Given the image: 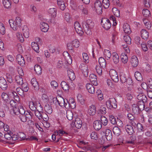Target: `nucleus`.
Segmentation results:
<instances>
[{
	"mask_svg": "<svg viewBox=\"0 0 152 152\" xmlns=\"http://www.w3.org/2000/svg\"><path fill=\"white\" fill-rule=\"evenodd\" d=\"M94 24L92 20L88 19L82 23V26L85 32L87 34H91V30L94 27Z\"/></svg>",
	"mask_w": 152,
	"mask_h": 152,
	"instance_id": "nucleus-1",
	"label": "nucleus"
},
{
	"mask_svg": "<svg viewBox=\"0 0 152 152\" xmlns=\"http://www.w3.org/2000/svg\"><path fill=\"white\" fill-rule=\"evenodd\" d=\"M21 19L18 17L16 18L15 21H13L12 20H9V23L11 28H12L14 30H17V27H21Z\"/></svg>",
	"mask_w": 152,
	"mask_h": 152,
	"instance_id": "nucleus-2",
	"label": "nucleus"
},
{
	"mask_svg": "<svg viewBox=\"0 0 152 152\" xmlns=\"http://www.w3.org/2000/svg\"><path fill=\"white\" fill-rule=\"evenodd\" d=\"M106 104L107 107L110 109L112 108H116L117 107L116 101L114 98H110L106 102Z\"/></svg>",
	"mask_w": 152,
	"mask_h": 152,
	"instance_id": "nucleus-3",
	"label": "nucleus"
},
{
	"mask_svg": "<svg viewBox=\"0 0 152 152\" xmlns=\"http://www.w3.org/2000/svg\"><path fill=\"white\" fill-rule=\"evenodd\" d=\"M101 24L104 28L108 30L111 27V24L110 20L107 18H102L101 20Z\"/></svg>",
	"mask_w": 152,
	"mask_h": 152,
	"instance_id": "nucleus-4",
	"label": "nucleus"
},
{
	"mask_svg": "<svg viewBox=\"0 0 152 152\" xmlns=\"http://www.w3.org/2000/svg\"><path fill=\"white\" fill-rule=\"evenodd\" d=\"M72 127L74 126L77 129H80L82 126V121L81 119L79 118H76L74 122H72L71 124Z\"/></svg>",
	"mask_w": 152,
	"mask_h": 152,
	"instance_id": "nucleus-5",
	"label": "nucleus"
},
{
	"mask_svg": "<svg viewBox=\"0 0 152 152\" xmlns=\"http://www.w3.org/2000/svg\"><path fill=\"white\" fill-rule=\"evenodd\" d=\"M110 75L111 79L114 82L117 83L119 81L118 75L115 70H112L110 71Z\"/></svg>",
	"mask_w": 152,
	"mask_h": 152,
	"instance_id": "nucleus-6",
	"label": "nucleus"
},
{
	"mask_svg": "<svg viewBox=\"0 0 152 152\" xmlns=\"http://www.w3.org/2000/svg\"><path fill=\"white\" fill-rule=\"evenodd\" d=\"M74 27L76 32L80 35L83 33V31L80 23L77 22H75L74 23Z\"/></svg>",
	"mask_w": 152,
	"mask_h": 152,
	"instance_id": "nucleus-7",
	"label": "nucleus"
},
{
	"mask_svg": "<svg viewBox=\"0 0 152 152\" xmlns=\"http://www.w3.org/2000/svg\"><path fill=\"white\" fill-rule=\"evenodd\" d=\"M0 87L3 90H6L8 87L6 80L3 77H0Z\"/></svg>",
	"mask_w": 152,
	"mask_h": 152,
	"instance_id": "nucleus-8",
	"label": "nucleus"
},
{
	"mask_svg": "<svg viewBox=\"0 0 152 152\" xmlns=\"http://www.w3.org/2000/svg\"><path fill=\"white\" fill-rule=\"evenodd\" d=\"M89 79L91 83L94 85L96 86L98 84L96 76L94 74H91L89 76Z\"/></svg>",
	"mask_w": 152,
	"mask_h": 152,
	"instance_id": "nucleus-9",
	"label": "nucleus"
},
{
	"mask_svg": "<svg viewBox=\"0 0 152 152\" xmlns=\"http://www.w3.org/2000/svg\"><path fill=\"white\" fill-rule=\"evenodd\" d=\"M40 27L42 31L44 32H47L49 29V26L47 23L44 22H41Z\"/></svg>",
	"mask_w": 152,
	"mask_h": 152,
	"instance_id": "nucleus-10",
	"label": "nucleus"
},
{
	"mask_svg": "<svg viewBox=\"0 0 152 152\" xmlns=\"http://www.w3.org/2000/svg\"><path fill=\"white\" fill-rule=\"evenodd\" d=\"M16 59L18 63L21 66H23L25 65V61L24 58L21 55H17Z\"/></svg>",
	"mask_w": 152,
	"mask_h": 152,
	"instance_id": "nucleus-11",
	"label": "nucleus"
},
{
	"mask_svg": "<svg viewBox=\"0 0 152 152\" xmlns=\"http://www.w3.org/2000/svg\"><path fill=\"white\" fill-rule=\"evenodd\" d=\"M93 126L96 130H99L102 127V124L101 121L98 120L95 121L94 122Z\"/></svg>",
	"mask_w": 152,
	"mask_h": 152,
	"instance_id": "nucleus-12",
	"label": "nucleus"
},
{
	"mask_svg": "<svg viewBox=\"0 0 152 152\" xmlns=\"http://www.w3.org/2000/svg\"><path fill=\"white\" fill-rule=\"evenodd\" d=\"M137 99L145 103L147 102V98L146 96L143 93L139 94L137 96Z\"/></svg>",
	"mask_w": 152,
	"mask_h": 152,
	"instance_id": "nucleus-13",
	"label": "nucleus"
},
{
	"mask_svg": "<svg viewBox=\"0 0 152 152\" xmlns=\"http://www.w3.org/2000/svg\"><path fill=\"white\" fill-rule=\"evenodd\" d=\"M131 63L134 67H136L138 64V61L137 58L135 56H133L131 59Z\"/></svg>",
	"mask_w": 152,
	"mask_h": 152,
	"instance_id": "nucleus-14",
	"label": "nucleus"
},
{
	"mask_svg": "<svg viewBox=\"0 0 152 152\" xmlns=\"http://www.w3.org/2000/svg\"><path fill=\"white\" fill-rule=\"evenodd\" d=\"M125 128L127 132L129 135H132L134 132L133 128L131 125H126Z\"/></svg>",
	"mask_w": 152,
	"mask_h": 152,
	"instance_id": "nucleus-15",
	"label": "nucleus"
},
{
	"mask_svg": "<svg viewBox=\"0 0 152 152\" xmlns=\"http://www.w3.org/2000/svg\"><path fill=\"white\" fill-rule=\"evenodd\" d=\"M86 87L89 93L94 94L95 92V88L90 83H87Z\"/></svg>",
	"mask_w": 152,
	"mask_h": 152,
	"instance_id": "nucleus-16",
	"label": "nucleus"
},
{
	"mask_svg": "<svg viewBox=\"0 0 152 152\" xmlns=\"http://www.w3.org/2000/svg\"><path fill=\"white\" fill-rule=\"evenodd\" d=\"M105 136L107 140H111L113 137L111 131L109 129H106L105 131Z\"/></svg>",
	"mask_w": 152,
	"mask_h": 152,
	"instance_id": "nucleus-17",
	"label": "nucleus"
},
{
	"mask_svg": "<svg viewBox=\"0 0 152 152\" xmlns=\"http://www.w3.org/2000/svg\"><path fill=\"white\" fill-rule=\"evenodd\" d=\"M112 59L113 62L115 64H117L119 62V56L116 52H114L112 53Z\"/></svg>",
	"mask_w": 152,
	"mask_h": 152,
	"instance_id": "nucleus-18",
	"label": "nucleus"
},
{
	"mask_svg": "<svg viewBox=\"0 0 152 152\" xmlns=\"http://www.w3.org/2000/svg\"><path fill=\"white\" fill-rule=\"evenodd\" d=\"M132 110L133 112L135 114H138L139 113L140 110L138 105L137 104H133L132 106Z\"/></svg>",
	"mask_w": 152,
	"mask_h": 152,
	"instance_id": "nucleus-19",
	"label": "nucleus"
},
{
	"mask_svg": "<svg viewBox=\"0 0 152 152\" xmlns=\"http://www.w3.org/2000/svg\"><path fill=\"white\" fill-rule=\"evenodd\" d=\"M99 63L100 66L102 68L105 67L106 62L105 59L102 57H100L99 59Z\"/></svg>",
	"mask_w": 152,
	"mask_h": 152,
	"instance_id": "nucleus-20",
	"label": "nucleus"
},
{
	"mask_svg": "<svg viewBox=\"0 0 152 152\" xmlns=\"http://www.w3.org/2000/svg\"><path fill=\"white\" fill-rule=\"evenodd\" d=\"M148 33L145 29H142L141 31V35L142 38L145 39H147L148 37Z\"/></svg>",
	"mask_w": 152,
	"mask_h": 152,
	"instance_id": "nucleus-21",
	"label": "nucleus"
},
{
	"mask_svg": "<svg viewBox=\"0 0 152 152\" xmlns=\"http://www.w3.org/2000/svg\"><path fill=\"white\" fill-rule=\"evenodd\" d=\"M123 28L124 32L127 34H129L131 32L130 26L128 23H125L123 25Z\"/></svg>",
	"mask_w": 152,
	"mask_h": 152,
	"instance_id": "nucleus-22",
	"label": "nucleus"
},
{
	"mask_svg": "<svg viewBox=\"0 0 152 152\" xmlns=\"http://www.w3.org/2000/svg\"><path fill=\"white\" fill-rule=\"evenodd\" d=\"M68 76L71 80H75V76L72 70H69L67 71Z\"/></svg>",
	"mask_w": 152,
	"mask_h": 152,
	"instance_id": "nucleus-23",
	"label": "nucleus"
},
{
	"mask_svg": "<svg viewBox=\"0 0 152 152\" xmlns=\"http://www.w3.org/2000/svg\"><path fill=\"white\" fill-rule=\"evenodd\" d=\"M2 3L4 7L6 8H10L11 7L10 0H2Z\"/></svg>",
	"mask_w": 152,
	"mask_h": 152,
	"instance_id": "nucleus-24",
	"label": "nucleus"
},
{
	"mask_svg": "<svg viewBox=\"0 0 152 152\" xmlns=\"http://www.w3.org/2000/svg\"><path fill=\"white\" fill-rule=\"evenodd\" d=\"M31 83L35 90H39V84L35 79H32L31 80Z\"/></svg>",
	"mask_w": 152,
	"mask_h": 152,
	"instance_id": "nucleus-25",
	"label": "nucleus"
},
{
	"mask_svg": "<svg viewBox=\"0 0 152 152\" xmlns=\"http://www.w3.org/2000/svg\"><path fill=\"white\" fill-rule=\"evenodd\" d=\"M58 104L61 107H68L67 103H66L65 99L62 97H59Z\"/></svg>",
	"mask_w": 152,
	"mask_h": 152,
	"instance_id": "nucleus-26",
	"label": "nucleus"
},
{
	"mask_svg": "<svg viewBox=\"0 0 152 152\" xmlns=\"http://www.w3.org/2000/svg\"><path fill=\"white\" fill-rule=\"evenodd\" d=\"M96 107L94 105H92L90 106L88 112L90 115H93L96 113Z\"/></svg>",
	"mask_w": 152,
	"mask_h": 152,
	"instance_id": "nucleus-27",
	"label": "nucleus"
},
{
	"mask_svg": "<svg viewBox=\"0 0 152 152\" xmlns=\"http://www.w3.org/2000/svg\"><path fill=\"white\" fill-rule=\"evenodd\" d=\"M34 70L37 74L40 75L42 72V69L39 65H35L34 66Z\"/></svg>",
	"mask_w": 152,
	"mask_h": 152,
	"instance_id": "nucleus-28",
	"label": "nucleus"
},
{
	"mask_svg": "<svg viewBox=\"0 0 152 152\" xmlns=\"http://www.w3.org/2000/svg\"><path fill=\"white\" fill-rule=\"evenodd\" d=\"M113 131L114 134L117 136L120 135L121 133V129L117 126L114 127L113 128Z\"/></svg>",
	"mask_w": 152,
	"mask_h": 152,
	"instance_id": "nucleus-29",
	"label": "nucleus"
},
{
	"mask_svg": "<svg viewBox=\"0 0 152 152\" xmlns=\"http://www.w3.org/2000/svg\"><path fill=\"white\" fill-rule=\"evenodd\" d=\"M61 88L65 91H68L69 89L68 85L65 81H62L61 83Z\"/></svg>",
	"mask_w": 152,
	"mask_h": 152,
	"instance_id": "nucleus-30",
	"label": "nucleus"
},
{
	"mask_svg": "<svg viewBox=\"0 0 152 152\" xmlns=\"http://www.w3.org/2000/svg\"><path fill=\"white\" fill-rule=\"evenodd\" d=\"M32 49L37 53H39V47L38 44L35 42H32L31 44Z\"/></svg>",
	"mask_w": 152,
	"mask_h": 152,
	"instance_id": "nucleus-31",
	"label": "nucleus"
},
{
	"mask_svg": "<svg viewBox=\"0 0 152 152\" xmlns=\"http://www.w3.org/2000/svg\"><path fill=\"white\" fill-rule=\"evenodd\" d=\"M48 12L53 17H55L56 15V10L55 8H50L48 10Z\"/></svg>",
	"mask_w": 152,
	"mask_h": 152,
	"instance_id": "nucleus-32",
	"label": "nucleus"
},
{
	"mask_svg": "<svg viewBox=\"0 0 152 152\" xmlns=\"http://www.w3.org/2000/svg\"><path fill=\"white\" fill-rule=\"evenodd\" d=\"M134 77L138 81H141L142 80V77L141 73L139 72H135Z\"/></svg>",
	"mask_w": 152,
	"mask_h": 152,
	"instance_id": "nucleus-33",
	"label": "nucleus"
},
{
	"mask_svg": "<svg viewBox=\"0 0 152 152\" xmlns=\"http://www.w3.org/2000/svg\"><path fill=\"white\" fill-rule=\"evenodd\" d=\"M1 97L6 103L8 102L9 100V97L8 95L5 93H2L1 94Z\"/></svg>",
	"mask_w": 152,
	"mask_h": 152,
	"instance_id": "nucleus-34",
	"label": "nucleus"
},
{
	"mask_svg": "<svg viewBox=\"0 0 152 152\" xmlns=\"http://www.w3.org/2000/svg\"><path fill=\"white\" fill-rule=\"evenodd\" d=\"M44 109L45 112L48 114H51L52 112V107L49 104L45 105L44 107Z\"/></svg>",
	"mask_w": 152,
	"mask_h": 152,
	"instance_id": "nucleus-35",
	"label": "nucleus"
},
{
	"mask_svg": "<svg viewBox=\"0 0 152 152\" xmlns=\"http://www.w3.org/2000/svg\"><path fill=\"white\" fill-rule=\"evenodd\" d=\"M142 14L145 17L147 18L151 15L150 12L147 9H143L142 11Z\"/></svg>",
	"mask_w": 152,
	"mask_h": 152,
	"instance_id": "nucleus-36",
	"label": "nucleus"
},
{
	"mask_svg": "<svg viewBox=\"0 0 152 152\" xmlns=\"http://www.w3.org/2000/svg\"><path fill=\"white\" fill-rule=\"evenodd\" d=\"M15 81L18 84L21 85L23 83V78L20 76H18L15 77Z\"/></svg>",
	"mask_w": 152,
	"mask_h": 152,
	"instance_id": "nucleus-37",
	"label": "nucleus"
},
{
	"mask_svg": "<svg viewBox=\"0 0 152 152\" xmlns=\"http://www.w3.org/2000/svg\"><path fill=\"white\" fill-rule=\"evenodd\" d=\"M100 120L102 124L105 126L107 125L108 123V120L105 116H102L100 118Z\"/></svg>",
	"mask_w": 152,
	"mask_h": 152,
	"instance_id": "nucleus-38",
	"label": "nucleus"
},
{
	"mask_svg": "<svg viewBox=\"0 0 152 152\" xmlns=\"http://www.w3.org/2000/svg\"><path fill=\"white\" fill-rule=\"evenodd\" d=\"M71 44L72 46L75 48H78L80 46V42L78 40L76 39L73 40L71 42Z\"/></svg>",
	"mask_w": 152,
	"mask_h": 152,
	"instance_id": "nucleus-39",
	"label": "nucleus"
},
{
	"mask_svg": "<svg viewBox=\"0 0 152 152\" xmlns=\"http://www.w3.org/2000/svg\"><path fill=\"white\" fill-rule=\"evenodd\" d=\"M79 68L82 72L86 71L88 69L87 65L85 64H81L79 66Z\"/></svg>",
	"mask_w": 152,
	"mask_h": 152,
	"instance_id": "nucleus-40",
	"label": "nucleus"
},
{
	"mask_svg": "<svg viewBox=\"0 0 152 152\" xmlns=\"http://www.w3.org/2000/svg\"><path fill=\"white\" fill-rule=\"evenodd\" d=\"M144 103L141 101L138 102L137 104L138 105V108H139L140 111H142L144 109L145 107Z\"/></svg>",
	"mask_w": 152,
	"mask_h": 152,
	"instance_id": "nucleus-41",
	"label": "nucleus"
},
{
	"mask_svg": "<svg viewBox=\"0 0 152 152\" xmlns=\"http://www.w3.org/2000/svg\"><path fill=\"white\" fill-rule=\"evenodd\" d=\"M66 102L68 103V105L67 106L70 107H71L72 109H74L75 108L76 106V103L74 101V100L73 99H72V101H71V102L70 103L69 102H68L67 100H66Z\"/></svg>",
	"mask_w": 152,
	"mask_h": 152,
	"instance_id": "nucleus-42",
	"label": "nucleus"
},
{
	"mask_svg": "<svg viewBox=\"0 0 152 152\" xmlns=\"http://www.w3.org/2000/svg\"><path fill=\"white\" fill-rule=\"evenodd\" d=\"M66 117L68 119L69 121L71 120L73 117V113L69 110L67 111L66 113Z\"/></svg>",
	"mask_w": 152,
	"mask_h": 152,
	"instance_id": "nucleus-43",
	"label": "nucleus"
},
{
	"mask_svg": "<svg viewBox=\"0 0 152 152\" xmlns=\"http://www.w3.org/2000/svg\"><path fill=\"white\" fill-rule=\"evenodd\" d=\"M24 30H25L26 32H23V36L26 38H28L29 37V29L26 26H24Z\"/></svg>",
	"mask_w": 152,
	"mask_h": 152,
	"instance_id": "nucleus-44",
	"label": "nucleus"
},
{
	"mask_svg": "<svg viewBox=\"0 0 152 152\" xmlns=\"http://www.w3.org/2000/svg\"><path fill=\"white\" fill-rule=\"evenodd\" d=\"M137 126H138V129L140 132H144L146 129L145 126H143L140 123H138V124H137Z\"/></svg>",
	"mask_w": 152,
	"mask_h": 152,
	"instance_id": "nucleus-45",
	"label": "nucleus"
},
{
	"mask_svg": "<svg viewBox=\"0 0 152 152\" xmlns=\"http://www.w3.org/2000/svg\"><path fill=\"white\" fill-rule=\"evenodd\" d=\"M124 39L126 42L128 44L131 43V39L130 37L128 35L124 36Z\"/></svg>",
	"mask_w": 152,
	"mask_h": 152,
	"instance_id": "nucleus-46",
	"label": "nucleus"
},
{
	"mask_svg": "<svg viewBox=\"0 0 152 152\" xmlns=\"http://www.w3.org/2000/svg\"><path fill=\"white\" fill-rule=\"evenodd\" d=\"M21 85H22V89L21 88V89L22 91L25 92H26L28 91L29 89V88L28 86H27V84L26 83H23V84H21Z\"/></svg>",
	"mask_w": 152,
	"mask_h": 152,
	"instance_id": "nucleus-47",
	"label": "nucleus"
},
{
	"mask_svg": "<svg viewBox=\"0 0 152 152\" xmlns=\"http://www.w3.org/2000/svg\"><path fill=\"white\" fill-rule=\"evenodd\" d=\"M109 120L110 121L111 123L114 125L116 124L117 121H116V118L114 116L112 115H109Z\"/></svg>",
	"mask_w": 152,
	"mask_h": 152,
	"instance_id": "nucleus-48",
	"label": "nucleus"
},
{
	"mask_svg": "<svg viewBox=\"0 0 152 152\" xmlns=\"http://www.w3.org/2000/svg\"><path fill=\"white\" fill-rule=\"evenodd\" d=\"M102 3L104 4L103 6L105 9H106L108 8L110 4L109 0H103Z\"/></svg>",
	"mask_w": 152,
	"mask_h": 152,
	"instance_id": "nucleus-49",
	"label": "nucleus"
},
{
	"mask_svg": "<svg viewBox=\"0 0 152 152\" xmlns=\"http://www.w3.org/2000/svg\"><path fill=\"white\" fill-rule=\"evenodd\" d=\"M5 32V28L4 24L0 22V33L2 34H4Z\"/></svg>",
	"mask_w": 152,
	"mask_h": 152,
	"instance_id": "nucleus-50",
	"label": "nucleus"
},
{
	"mask_svg": "<svg viewBox=\"0 0 152 152\" xmlns=\"http://www.w3.org/2000/svg\"><path fill=\"white\" fill-rule=\"evenodd\" d=\"M121 55V60L122 62L124 63H126L128 61V57L126 54L124 53V55Z\"/></svg>",
	"mask_w": 152,
	"mask_h": 152,
	"instance_id": "nucleus-51",
	"label": "nucleus"
},
{
	"mask_svg": "<svg viewBox=\"0 0 152 152\" xmlns=\"http://www.w3.org/2000/svg\"><path fill=\"white\" fill-rule=\"evenodd\" d=\"M102 6L101 3L99 0H96L94 3V7L95 9L99 7Z\"/></svg>",
	"mask_w": 152,
	"mask_h": 152,
	"instance_id": "nucleus-52",
	"label": "nucleus"
},
{
	"mask_svg": "<svg viewBox=\"0 0 152 152\" xmlns=\"http://www.w3.org/2000/svg\"><path fill=\"white\" fill-rule=\"evenodd\" d=\"M102 67L100 66H96V71L98 75H101L102 73Z\"/></svg>",
	"mask_w": 152,
	"mask_h": 152,
	"instance_id": "nucleus-53",
	"label": "nucleus"
},
{
	"mask_svg": "<svg viewBox=\"0 0 152 152\" xmlns=\"http://www.w3.org/2000/svg\"><path fill=\"white\" fill-rule=\"evenodd\" d=\"M107 108L103 106H101L99 109V111L101 113L103 114H106L107 113Z\"/></svg>",
	"mask_w": 152,
	"mask_h": 152,
	"instance_id": "nucleus-54",
	"label": "nucleus"
},
{
	"mask_svg": "<svg viewBox=\"0 0 152 152\" xmlns=\"http://www.w3.org/2000/svg\"><path fill=\"white\" fill-rule=\"evenodd\" d=\"M55 132L56 134H57V135L59 134V136H62L63 134H68V133L66 132L61 130H59L58 132L57 131H55Z\"/></svg>",
	"mask_w": 152,
	"mask_h": 152,
	"instance_id": "nucleus-55",
	"label": "nucleus"
},
{
	"mask_svg": "<svg viewBox=\"0 0 152 152\" xmlns=\"http://www.w3.org/2000/svg\"><path fill=\"white\" fill-rule=\"evenodd\" d=\"M90 136L91 139L95 140H97L98 137L96 133L95 132H93L91 134Z\"/></svg>",
	"mask_w": 152,
	"mask_h": 152,
	"instance_id": "nucleus-56",
	"label": "nucleus"
},
{
	"mask_svg": "<svg viewBox=\"0 0 152 152\" xmlns=\"http://www.w3.org/2000/svg\"><path fill=\"white\" fill-rule=\"evenodd\" d=\"M120 80L122 83H124L126 82L127 79L125 75H121L120 76Z\"/></svg>",
	"mask_w": 152,
	"mask_h": 152,
	"instance_id": "nucleus-57",
	"label": "nucleus"
},
{
	"mask_svg": "<svg viewBox=\"0 0 152 152\" xmlns=\"http://www.w3.org/2000/svg\"><path fill=\"white\" fill-rule=\"evenodd\" d=\"M20 32H18L17 34V36L18 39L20 41V42H23L24 41V39L22 34L20 35Z\"/></svg>",
	"mask_w": 152,
	"mask_h": 152,
	"instance_id": "nucleus-58",
	"label": "nucleus"
},
{
	"mask_svg": "<svg viewBox=\"0 0 152 152\" xmlns=\"http://www.w3.org/2000/svg\"><path fill=\"white\" fill-rule=\"evenodd\" d=\"M104 54L108 58H110L111 56L110 52L108 50H105L104 53Z\"/></svg>",
	"mask_w": 152,
	"mask_h": 152,
	"instance_id": "nucleus-59",
	"label": "nucleus"
},
{
	"mask_svg": "<svg viewBox=\"0 0 152 152\" xmlns=\"http://www.w3.org/2000/svg\"><path fill=\"white\" fill-rule=\"evenodd\" d=\"M101 91L98 90V91L96 92V93L98 95V97L100 100H102L103 98V96L102 94L100 92Z\"/></svg>",
	"mask_w": 152,
	"mask_h": 152,
	"instance_id": "nucleus-60",
	"label": "nucleus"
},
{
	"mask_svg": "<svg viewBox=\"0 0 152 152\" xmlns=\"http://www.w3.org/2000/svg\"><path fill=\"white\" fill-rule=\"evenodd\" d=\"M6 79L7 80L8 82L10 83H11L12 82V76L9 74H7L6 75Z\"/></svg>",
	"mask_w": 152,
	"mask_h": 152,
	"instance_id": "nucleus-61",
	"label": "nucleus"
},
{
	"mask_svg": "<svg viewBox=\"0 0 152 152\" xmlns=\"http://www.w3.org/2000/svg\"><path fill=\"white\" fill-rule=\"evenodd\" d=\"M36 107L37 110L41 111L43 110L42 107L40 103L39 102H38V103L37 104Z\"/></svg>",
	"mask_w": 152,
	"mask_h": 152,
	"instance_id": "nucleus-62",
	"label": "nucleus"
},
{
	"mask_svg": "<svg viewBox=\"0 0 152 152\" xmlns=\"http://www.w3.org/2000/svg\"><path fill=\"white\" fill-rule=\"evenodd\" d=\"M19 113L18 114H20V115H24L26 113L23 109V107L21 105H20V106Z\"/></svg>",
	"mask_w": 152,
	"mask_h": 152,
	"instance_id": "nucleus-63",
	"label": "nucleus"
},
{
	"mask_svg": "<svg viewBox=\"0 0 152 152\" xmlns=\"http://www.w3.org/2000/svg\"><path fill=\"white\" fill-rule=\"evenodd\" d=\"M25 115V114L24 115H19V117L20 120L23 122H25L27 121V119L26 118Z\"/></svg>",
	"mask_w": 152,
	"mask_h": 152,
	"instance_id": "nucleus-64",
	"label": "nucleus"
}]
</instances>
